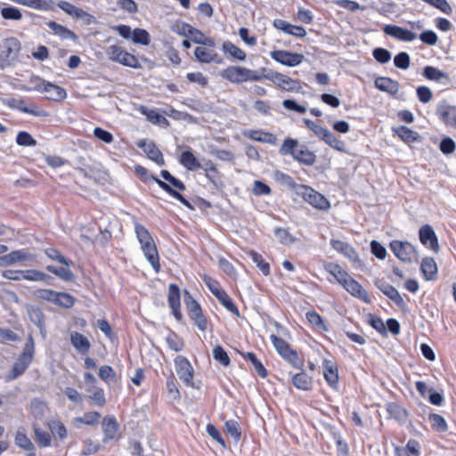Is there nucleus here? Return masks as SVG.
Segmentation results:
<instances>
[{
	"mask_svg": "<svg viewBox=\"0 0 456 456\" xmlns=\"http://www.w3.org/2000/svg\"><path fill=\"white\" fill-rule=\"evenodd\" d=\"M244 134L252 141L269 143L272 145L277 143V137L270 132H265L263 130H249Z\"/></svg>",
	"mask_w": 456,
	"mask_h": 456,
	"instance_id": "obj_39",
	"label": "nucleus"
},
{
	"mask_svg": "<svg viewBox=\"0 0 456 456\" xmlns=\"http://www.w3.org/2000/svg\"><path fill=\"white\" fill-rule=\"evenodd\" d=\"M419 236L420 242L437 253L440 249L439 242L436 232L429 224H424L419 228Z\"/></svg>",
	"mask_w": 456,
	"mask_h": 456,
	"instance_id": "obj_17",
	"label": "nucleus"
},
{
	"mask_svg": "<svg viewBox=\"0 0 456 456\" xmlns=\"http://www.w3.org/2000/svg\"><path fill=\"white\" fill-rule=\"evenodd\" d=\"M237 353L244 359L253 365L256 373L262 379H265L268 376V370L264 366L262 362L256 357L253 352H242L238 350Z\"/></svg>",
	"mask_w": 456,
	"mask_h": 456,
	"instance_id": "obj_32",
	"label": "nucleus"
},
{
	"mask_svg": "<svg viewBox=\"0 0 456 456\" xmlns=\"http://www.w3.org/2000/svg\"><path fill=\"white\" fill-rule=\"evenodd\" d=\"M201 168L204 169L205 175L213 184L216 185L220 182V172L212 161L208 160Z\"/></svg>",
	"mask_w": 456,
	"mask_h": 456,
	"instance_id": "obj_59",
	"label": "nucleus"
},
{
	"mask_svg": "<svg viewBox=\"0 0 456 456\" xmlns=\"http://www.w3.org/2000/svg\"><path fill=\"white\" fill-rule=\"evenodd\" d=\"M13 108L20 110L22 113L29 114L35 117L46 118L49 116V113L38 107L34 103H27L23 99L14 100Z\"/></svg>",
	"mask_w": 456,
	"mask_h": 456,
	"instance_id": "obj_24",
	"label": "nucleus"
},
{
	"mask_svg": "<svg viewBox=\"0 0 456 456\" xmlns=\"http://www.w3.org/2000/svg\"><path fill=\"white\" fill-rule=\"evenodd\" d=\"M98 376L106 384L116 381V379H117L116 371L110 365L101 366L99 368Z\"/></svg>",
	"mask_w": 456,
	"mask_h": 456,
	"instance_id": "obj_64",
	"label": "nucleus"
},
{
	"mask_svg": "<svg viewBox=\"0 0 456 456\" xmlns=\"http://www.w3.org/2000/svg\"><path fill=\"white\" fill-rule=\"evenodd\" d=\"M131 39L134 44L148 45L151 42L150 34L143 28H134L133 30Z\"/></svg>",
	"mask_w": 456,
	"mask_h": 456,
	"instance_id": "obj_63",
	"label": "nucleus"
},
{
	"mask_svg": "<svg viewBox=\"0 0 456 456\" xmlns=\"http://www.w3.org/2000/svg\"><path fill=\"white\" fill-rule=\"evenodd\" d=\"M270 56L275 61L288 67L298 66L305 60V56L303 53H292L286 50L272 51L270 53Z\"/></svg>",
	"mask_w": 456,
	"mask_h": 456,
	"instance_id": "obj_11",
	"label": "nucleus"
},
{
	"mask_svg": "<svg viewBox=\"0 0 456 456\" xmlns=\"http://www.w3.org/2000/svg\"><path fill=\"white\" fill-rule=\"evenodd\" d=\"M47 426L53 436L62 441L68 436V430L65 425L60 419H53L47 423Z\"/></svg>",
	"mask_w": 456,
	"mask_h": 456,
	"instance_id": "obj_48",
	"label": "nucleus"
},
{
	"mask_svg": "<svg viewBox=\"0 0 456 456\" xmlns=\"http://www.w3.org/2000/svg\"><path fill=\"white\" fill-rule=\"evenodd\" d=\"M166 340L168 347L175 352H180L184 347L183 339L174 331L168 333Z\"/></svg>",
	"mask_w": 456,
	"mask_h": 456,
	"instance_id": "obj_57",
	"label": "nucleus"
},
{
	"mask_svg": "<svg viewBox=\"0 0 456 456\" xmlns=\"http://www.w3.org/2000/svg\"><path fill=\"white\" fill-rule=\"evenodd\" d=\"M224 53L232 60L243 61L246 60V53L231 41H224L222 45Z\"/></svg>",
	"mask_w": 456,
	"mask_h": 456,
	"instance_id": "obj_38",
	"label": "nucleus"
},
{
	"mask_svg": "<svg viewBox=\"0 0 456 456\" xmlns=\"http://www.w3.org/2000/svg\"><path fill=\"white\" fill-rule=\"evenodd\" d=\"M266 77V78L272 80L276 86L282 90L292 92L298 87V83L296 80H293L291 77L282 73L274 72L272 76Z\"/></svg>",
	"mask_w": 456,
	"mask_h": 456,
	"instance_id": "obj_25",
	"label": "nucleus"
},
{
	"mask_svg": "<svg viewBox=\"0 0 456 456\" xmlns=\"http://www.w3.org/2000/svg\"><path fill=\"white\" fill-rule=\"evenodd\" d=\"M389 248L395 256L403 262H411L417 255L415 248L407 241L392 240Z\"/></svg>",
	"mask_w": 456,
	"mask_h": 456,
	"instance_id": "obj_12",
	"label": "nucleus"
},
{
	"mask_svg": "<svg viewBox=\"0 0 456 456\" xmlns=\"http://www.w3.org/2000/svg\"><path fill=\"white\" fill-rule=\"evenodd\" d=\"M105 53L108 59L111 61L119 63L123 66L129 67L132 69H141L142 65L138 60V58L133 54L128 53L124 47L118 45H109L105 49Z\"/></svg>",
	"mask_w": 456,
	"mask_h": 456,
	"instance_id": "obj_6",
	"label": "nucleus"
},
{
	"mask_svg": "<svg viewBox=\"0 0 456 456\" xmlns=\"http://www.w3.org/2000/svg\"><path fill=\"white\" fill-rule=\"evenodd\" d=\"M374 85L379 91L386 92L392 95L397 94L399 90L398 82L387 77H380L376 78Z\"/></svg>",
	"mask_w": 456,
	"mask_h": 456,
	"instance_id": "obj_37",
	"label": "nucleus"
},
{
	"mask_svg": "<svg viewBox=\"0 0 456 456\" xmlns=\"http://www.w3.org/2000/svg\"><path fill=\"white\" fill-rule=\"evenodd\" d=\"M35 356V343L32 335H29L22 352L14 362L12 370L5 377L6 381H12L22 375L32 363Z\"/></svg>",
	"mask_w": 456,
	"mask_h": 456,
	"instance_id": "obj_3",
	"label": "nucleus"
},
{
	"mask_svg": "<svg viewBox=\"0 0 456 456\" xmlns=\"http://www.w3.org/2000/svg\"><path fill=\"white\" fill-rule=\"evenodd\" d=\"M76 302V298L68 292H58L55 293L53 304L63 308H71Z\"/></svg>",
	"mask_w": 456,
	"mask_h": 456,
	"instance_id": "obj_52",
	"label": "nucleus"
},
{
	"mask_svg": "<svg viewBox=\"0 0 456 456\" xmlns=\"http://www.w3.org/2000/svg\"><path fill=\"white\" fill-rule=\"evenodd\" d=\"M395 456H420V444L416 439H409L405 446H396Z\"/></svg>",
	"mask_w": 456,
	"mask_h": 456,
	"instance_id": "obj_33",
	"label": "nucleus"
},
{
	"mask_svg": "<svg viewBox=\"0 0 456 456\" xmlns=\"http://www.w3.org/2000/svg\"><path fill=\"white\" fill-rule=\"evenodd\" d=\"M167 303L175 319L177 322H182L183 315L181 310V290L179 286L175 283H170L168 285Z\"/></svg>",
	"mask_w": 456,
	"mask_h": 456,
	"instance_id": "obj_10",
	"label": "nucleus"
},
{
	"mask_svg": "<svg viewBox=\"0 0 456 456\" xmlns=\"http://www.w3.org/2000/svg\"><path fill=\"white\" fill-rule=\"evenodd\" d=\"M183 295L185 309L192 324L196 326L200 331L206 332L211 326V322L205 314L202 306L189 290L184 289Z\"/></svg>",
	"mask_w": 456,
	"mask_h": 456,
	"instance_id": "obj_2",
	"label": "nucleus"
},
{
	"mask_svg": "<svg viewBox=\"0 0 456 456\" xmlns=\"http://www.w3.org/2000/svg\"><path fill=\"white\" fill-rule=\"evenodd\" d=\"M86 391L89 393L87 398L97 407L103 408L106 405L107 400L102 387H88Z\"/></svg>",
	"mask_w": 456,
	"mask_h": 456,
	"instance_id": "obj_45",
	"label": "nucleus"
},
{
	"mask_svg": "<svg viewBox=\"0 0 456 456\" xmlns=\"http://www.w3.org/2000/svg\"><path fill=\"white\" fill-rule=\"evenodd\" d=\"M322 368L325 381L330 387L336 388L339 380L337 363L331 360L325 359L322 363Z\"/></svg>",
	"mask_w": 456,
	"mask_h": 456,
	"instance_id": "obj_23",
	"label": "nucleus"
},
{
	"mask_svg": "<svg viewBox=\"0 0 456 456\" xmlns=\"http://www.w3.org/2000/svg\"><path fill=\"white\" fill-rule=\"evenodd\" d=\"M297 194L314 208L326 211L330 208V201L312 187L300 184L297 185Z\"/></svg>",
	"mask_w": 456,
	"mask_h": 456,
	"instance_id": "obj_8",
	"label": "nucleus"
},
{
	"mask_svg": "<svg viewBox=\"0 0 456 456\" xmlns=\"http://www.w3.org/2000/svg\"><path fill=\"white\" fill-rule=\"evenodd\" d=\"M248 256L265 276H268L271 274L270 265L264 259L261 254L255 250H251L248 252Z\"/></svg>",
	"mask_w": 456,
	"mask_h": 456,
	"instance_id": "obj_50",
	"label": "nucleus"
},
{
	"mask_svg": "<svg viewBox=\"0 0 456 456\" xmlns=\"http://www.w3.org/2000/svg\"><path fill=\"white\" fill-rule=\"evenodd\" d=\"M134 232L144 256L151 264L154 271L160 272L159 255L156 243L151 237L149 230L141 224H135Z\"/></svg>",
	"mask_w": 456,
	"mask_h": 456,
	"instance_id": "obj_1",
	"label": "nucleus"
},
{
	"mask_svg": "<svg viewBox=\"0 0 456 456\" xmlns=\"http://www.w3.org/2000/svg\"><path fill=\"white\" fill-rule=\"evenodd\" d=\"M58 7L61 9L63 12H65L68 15L77 18V19H83L87 20L92 18V15L84 11L83 9L75 6L69 2L67 1H60L57 4Z\"/></svg>",
	"mask_w": 456,
	"mask_h": 456,
	"instance_id": "obj_36",
	"label": "nucleus"
},
{
	"mask_svg": "<svg viewBox=\"0 0 456 456\" xmlns=\"http://www.w3.org/2000/svg\"><path fill=\"white\" fill-rule=\"evenodd\" d=\"M330 245L333 249L342 254L345 257L348 258L352 263H358L360 261L359 254L355 248L348 242L343 241L338 239H331Z\"/></svg>",
	"mask_w": 456,
	"mask_h": 456,
	"instance_id": "obj_20",
	"label": "nucleus"
},
{
	"mask_svg": "<svg viewBox=\"0 0 456 456\" xmlns=\"http://www.w3.org/2000/svg\"><path fill=\"white\" fill-rule=\"evenodd\" d=\"M70 343L75 350L81 355H86L91 349L90 340L85 335L77 331L70 333Z\"/></svg>",
	"mask_w": 456,
	"mask_h": 456,
	"instance_id": "obj_26",
	"label": "nucleus"
},
{
	"mask_svg": "<svg viewBox=\"0 0 456 456\" xmlns=\"http://www.w3.org/2000/svg\"><path fill=\"white\" fill-rule=\"evenodd\" d=\"M51 276L37 269L23 270V280L28 281H44L49 283Z\"/></svg>",
	"mask_w": 456,
	"mask_h": 456,
	"instance_id": "obj_49",
	"label": "nucleus"
},
{
	"mask_svg": "<svg viewBox=\"0 0 456 456\" xmlns=\"http://www.w3.org/2000/svg\"><path fill=\"white\" fill-rule=\"evenodd\" d=\"M225 432L230 435L235 442L241 438V428L240 424L234 419L226 420L224 423Z\"/></svg>",
	"mask_w": 456,
	"mask_h": 456,
	"instance_id": "obj_58",
	"label": "nucleus"
},
{
	"mask_svg": "<svg viewBox=\"0 0 456 456\" xmlns=\"http://www.w3.org/2000/svg\"><path fill=\"white\" fill-rule=\"evenodd\" d=\"M137 145L139 148L142 149L147 157L156 164L159 166L165 165L163 154L154 142H146L144 141H141L137 143Z\"/></svg>",
	"mask_w": 456,
	"mask_h": 456,
	"instance_id": "obj_27",
	"label": "nucleus"
},
{
	"mask_svg": "<svg viewBox=\"0 0 456 456\" xmlns=\"http://www.w3.org/2000/svg\"><path fill=\"white\" fill-rule=\"evenodd\" d=\"M101 414L98 411H87L82 417L75 418V421L87 426H94L99 423Z\"/></svg>",
	"mask_w": 456,
	"mask_h": 456,
	"instance_id": "obj_62",
	"label": "nucleus"
},
{
	"mask_svg": "<svg viewBox=\"0 0 456 456\" xmlns=\"http://www.w3.org/2000/svg\"><path fill=\"white\" fill-rule=\"evenodd\" d=\"M37 90L47 93V98L52 101L61 102L67 97L66 90L63 87L45 80L38 85Z\"/></svg>",
	"mask_w": 456,
	"mask_h": 456,
	"instance_id": "obj_21",
	"label": "nucleus"
},
{
	"mask_svg": "<svg viewBox=\"0 0 456 456\" xmlns=\"http://www.w3.org/2000/svg\"><path fill=\"white\" fill-rule=\"evenodd\" d=\"M377 288L386 295L389 299H391L398 307L404 308L406 306V303L403 300V297L400 295L398 290L388 282L383 280H378L375 282Z\"/></svg>",
	"mask_w": 456,
	"mask_h": 456,
	"instance_id": "obj_19",
	"label": "nucleus"
},
{
	"mask_svg": "<svg viewBox=\"0 0 456 456\" xmlns=\"http://www.w3.org/2000/svg\"><path fill=\"white\" fill-rule=\"evenodd\" d=\"M321 139L334 150L341 152L346 151V143L326 128Z\"/></svg>",
	"mask_w": 456,
	"mask_h": 456,
	"instance_id": "obj_47",
	"label": "nucleus"
},
{
	"mask_svg": "<svg viewBox=\"0 0 456 456\" xmlns=\"http://www.w3.org/2000/svg\"><path fill=\"white\" fill-rule=\"evenodd\" d=\"M35 439L40 447H48L52 444L51 434L40 428L34 427Z\"/></svg>",
	"mask_w": 456,
	"mask_h": 456,
	"instance_id": "obj_60",
	"label": "nucleus"
},
{
	"mask_svg": "<svg viewBox=\"0 0 456 456\" xmlns=\"http://www.w3.org/2000/svg\"><path fill=\"white\" fill-rule=\"evenodd\" d=\"M323 269L332 279H328L330 283L336 282L341 287L349 278L350 274L340 265L334 262H323Z\"/></svg>",
	"mask_w": 456,
	"mask_h": 456,
	"instance_id": "obj_13",
	"label": "nucleus"
},
{
	"mask_svg": "<svg viewBox=\"0 0 456 456\" xmlns=\"http://www.w3.org/2000/svg\"><path fill=\"white\" fill-rule=\"evenodd\" d=\"M191 42L198 45H207L209 46H216L215 40L208 36H206L202 31L199 28L191 27L188 37Z\"/></svg>",
	"mask_w": 456,
	"mask_h": 456,
	"instance_id": "obj_46",
	"label": "nucleus"
},
{
	"mask_svg": "<svg viewBox=\"0 0 456 456\" xmlns=\"http://www.w3.org/2000/svg\"><path fill=\"white\" fill-rule=\"evenodd\" d=\"M305 318L311 328L320 332H326L329 330V326L324 319L314 310L307 311Z\"/></svg>",
	"mask_w": 456,
	"mask_h": 456,
	"instance_id": "obj_35",
	"label": "nucleus"
},
{
	"mask_svg": "<svg viewBox=\"0 0 456 456\" xmlns=\"http://www.w3.org/2000/svg\"><path fill=\"white\" fill-rule=\"evenodd\" d=\"M436 115L439 119L446 126H451L456 128V107L448 104L444 100L440 102L436 106Z\"/></svg>",
	"mask_w": 456,
	"mask_h": 456,
	"instance_id": "obj_16",
	"label": "nucleus"
},
{
	"mask_svg": "<svg viewBox=\"0 0 456 456\" xmlns=\"http://www.w3.org/2000/svg\"><path fill=\"white\" fill-rule=\"evenodd\" d=\"M291 383L297 389L309 391L313 387V379L305 371H301L292 376Z\"/></svg>",
	"mask_w": 456,
	"mask_h": 456,
	"instance_id": "obj_43",
	"label": "nucleus"
},
{
	"mask_svg": "<svg viewBox=\"0 0 456 456\" xmlns=\"http://www.w3.org/2000/svg\"><path fill=\"white\" fill-rule=\"evenodd\" d=\"M270 339L275 347L278 354L287 362H289L294 368L302 369L304 366L303 361L298 357L297 351L293 350L289 343L282 338L272 334Z\"/></svg>",
	"mask_w": 456,
	"mask_h": 456,
	"instance_id": "obj_7",
	"label": "nucleus"
},
{
	"mask_svg": "<svg viewBox=\"0 0 456 456\" xmlns=\"http://www.w3.org/2000/svg\"><path fill=\"white\" fill-rule=\"evenodd\" d=\"M293 159L298 163L309 167L313 166L316 162V155L305 146H302L300 149H297L294 153Z\"/></svg>",
	"mask_w": 456,
	"mask_h": 456,
	"instance_id": "obj_42",
	"label": "nucleus"
},
{
	"mask_svg": "<svg viewBox=\"0 0 456 456\" xmlns=\"http://www.w3.org/2000/svg\"><path fill=\"white\" fill-rule=\"evenodd\" d=\"M102 426L104 435V442L118 440L120 437V426L115 416H105L102 419Z\"/></svg>",
	"mask_w": 456,
	"mask_h": 456,
	"instance_id": "obj_18",
	"label": "nucleus"
},
{
	"mask_svg": "<svg viewBox=\"0 0 456 456\" xmlns=\"http://www.w3.org/2000/svg\"><path fill=\"white\" fill-rule=\"evenodd\" d=\"M221 77L233 84H241L248 81H260L265 75L257 70L240 66H229L221 72Z\"/></svg>",
	"mask_w": 456,
	"mask_h": 456,
	"instance_id": "obj_5",
	"label": "nucleus"
},
{
	"mask_svg": "<svg viewBox=\"0 0 456 456\" xmlns=\"http://www.w3.org/2000/svg\"><path fill=\"white\" fill-rule=\"evenodd\" d=\"M342 288L352 297L358 298L366 304L371 303V298L367 290L351 275L343 284Z\"/></svg>",
	"mask_w": 456,
	"mask_h": 456,
	"instance_id": "obj_14",
	"label": "nucleus"
},
{
	"mask_svg": "<svg viewBox=\"0 0 456 456\" xmlns=\"http://www.w3.org/2000/svg\"><path fill=\"white\" fill-rule=\"evenodd\" d=\"M216 46L200 45L194 49L195 59L200 63H221L222 58L215 50Z\"/></svg>",
	"mask_w": 456,
	"mask_h": 456,
	"instance_id": "obj_15",
	"label": "nucleus"
},
{
	"mask_svg": "<svg viewBox=\"0 0 456 456\" xmlns=\"http://www.w3.org/2000/svg\"><path fill=\"white\" fill-rule=\"evenodd\" d=\"M166 388L171 399L178 401L181 398L177 380L172 372L167 378Z\"/></svg>",
	"mask_w": 456,
	"mask_h": 456,
	"instance_id": "obj_51",
	"label": "nucleus"
},
{
	"mask_svg": "<svg viewBox=\"0 0 456 456\" xmlns=\"http://www.w3.org/2000/svg\"><path fill=\"white\" fill-rule=\"evenodd\" d=\"M45 254L53 261L65 265V267H56L53 265H47L46 270L64 281H73L75 280L74 273L69 269L72 262L66 258L60 250L54 248H47L45 249Z\"/></svg>",
	"mask_w": 456,
	"mask_h": 456,
	"instance_id": "obj_4",
	"label": "nucleus"
},
{
	"mask_svg": "<svg viewBox=\"0 0 456 456\" xmlns=\"http://www.w3.org/2000/svg\"><path fill=\"white\" fill-rule=\"evenodd\" d=\"M46 25L54 35L62 40L70 39L74 42L77 40V36L74 31L54 20H49Z\"/></svg>",
	"mask_w": 456,
	"mask_h": 456,
	"instance_id": "obj_31",
	"label": "nucleus"
},
{
	"mask_svg": "<svg viewBox=\"0 0 456 456\" xmlns=\"http://www.w3.org/2000/svg\"><path fill=\"white\" fill-rule=\"evenodd\" d=\"M273 233L278 241L282 245H291L296 242L297 238L294 237L287 228L276 227Z\"/></svg>",
	"mask_w": 456,
	"mask_h": 456,
	"instance_id": "obj_54",
	"label": "nucleus"
},
{
	"mask_svg": "<svg viewBox=\"0 0 456 456\" xmlns=\"http://www.w3.org/2000/svg\"><path fill=\"white\" fill-rule=\"evenodd\" d=\"M428 420L432 428L437 432H445L448 429V424L445 419L438 413H430Z\"/></svg>",
	"mask_w": 456,
	"mask_h": 456,
	"instance_id": "obj_55",
	"label": "nucleus"
},
{
	"mask_svg": "<svg viewBox=\"0 0 456 456\" xmlns=\"http://www.w3.org/2000/svg\"><path fill=\"white\" fill-rule=\"evenodd\" d=\"M423 77L431 81H441L442 79H448V75L433 66H426L422 72Z\"/></svg>",
	"mask_w": 456,
	"mask_h": 456,
	"instance_id": "obj_53",
	"label": "nucleus"
},
{
	"mask_svg": "<svg viewBox=\"0 0 456 456\" xmlns=\"http://www.w3.org/2000/svg\"><path fill=\"white\" fill-rule=\"evenodd\" d=\"M217 300L220 302V304L229 312L233 314L236 316L240 315V311L235 305V303L232 301V297L228 295V293L222 289L219 292L216 293L214 295Z\"/></svg>",
	"mask_w": 456,
	"mask_h": 456,
	"instance_id": "obj_44",
	"label": "nucleus"
},
{
	"mask_svg": "<svg viewBox=\"0 0 456 456\" xmlns=\"http://www.w3.org/2000/svg\"><path fill=\"white\" fill-rule=\"evenodd\" d=\"M140 112L146 117V118L154 125H159L164 127L169 126V121L155 110H149L145 106H140Z\"/></svg>",
	"mask_w": 456,
	"mask_h": 456,
	"instance_id": "obj_41",
	"label": "nucleus"
},
{
	"mask_svg": "<svg viewBox=\"0 0 456 456\" xmlns=\"http://www.w3.org/2000/svg\"><path fill=\"white\" fill-rule=\"evenodd\" d=\"M383 31L385 34L404 42L413 41L417 37V35L414 32L392 24L386 25L383 28Z\"/></svg>",
	"mask_w": 456,
	"mask_h": 456,
	"instance_id": "obj_22",
	"label": "nucleus"
},
{
	"mask_svg": "<svg viewBox=\"0 0 456 456\" xmlns=\"http://www.w3.org/2000/svg\"><path fill=\"white\" fill-rule=\"evenodd\" d=\"M420 272L426 281L436 280L438 268L435 259L431 256L423 257L420 262Z\"/></svg>",
	"mask_w": 456,
	"mask_h": 456,
	"instance_id": "obj_28",
	"label": "nucleus"
},
{
	"mask_svg": "<svg viewBox=\"0 0 456 456\" xmlns=\"http://www.w3.org/2000/svg\"><path fill=\"white\" fill-rule=\"evenodd\" d=\"M0 13L3 19L6 20H20L22 19L20 10L12 5L3 7Z\"/></svg>",
	"mask_w": 456,
	"mask_h": 456,
	"instance_id": "obj_61",
	"label": "nucleus"
},
{
	"mask_svg": "<svg viewBox=\"0 0 456 456\" xmlns=\"http://www.w3.org/2000/svg\"><path fill=\"white\" fill-rule=\"evenodd\" d=\"M82 444L83 446L80 452L81 456H89L92 454H95L100 451L102 447L99 442L94 441L90 438L83 440Z\"/></svg>",
	"mask_w": 456,
	"mask_h": 456,
	"instance_id": "obj_56",
	"label": "nucleus"
},
{
	"mask_svg": "<svg viewBox=\"0 0 456 456\" xmlns=\"http://www.w3.org/2000/svg\"><path fill=\"white\" fill-rule=\"evenodd\" d=\"M394 135L398 136L405 143H412L419 141V134L405 126L392 128Z\"/></svg>",
	"mask_w": 456,
	"mask_h": 456,
	"instance_id": "obj_34",
	"label": "nucleus"
},
{
	"mask_svg": "<svg viewBox=\"0 0 456 456\" xmlns=\"http://www.w3.org/2000/svg\"><path fill=\"white\" fill-rule=\"evenodd\" d=\"M178 162L187 170L191 171L202 167L198 159L191 151H183L178 157Z\"/></svg>",
	"mask_w": 456,
	"mask_h": 456,
	"instance_id": "obj_40",
	"label": "nucleus"
},
{
	"mask_svg": "<svg viewBox=\"0 0 456 456\" xmlns=\"http://www.w3.org/2000/svg\"><path fill=\"white\" fill-rule=\"evenodd\" d=\"M4 256L8 266L36 259V256L26 248L12 250L10 253L5 254Z\"/></svg>",
	"mask_w": 456,
	"mask_h": 456,
	"instance_id": "obj_29",
	"label": "nucleus"
},
{
	"mask_svg": "<svg viewBox=\"0 0 456 456\" xmlns=\"http://www.w3.org/2000/svg\"><path fill=\"white\" fill-rule=\"evenodd\" d=\"M175 371L181 381L189 387H195L194 376L195 371L193 366L187 357L184 355H177L174 359Z\"/></svg>",
	"mask_w": 456,
	"mask_h": 456,
	"instance_id": "obj_9",
	"label": "nucleus"
},
{
	"mask_svg": "<svg viewBox=\"0 0 456 456\" xmlns=\"http://www.w3.org/2000/svg\"><path fill=\"white\" fill-rule=\"evenodd\" d=\"M151 179L168 195L173 197L174 199L177 200L179 202H181L183 206L188 208L189 209H193V206L191 204L189 200H187L178 191L175 190L171 187L170 184L167 183L160 180L155 175H151Z\"/></svg>",
	"mask_w": 456,
	"mask_h": 456,
	"instance_id": "obj_30",
	"label": "nucleus"
}]
</instances>
